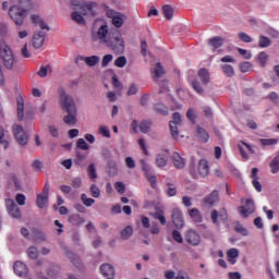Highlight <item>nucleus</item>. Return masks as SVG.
Segmentation results:
<instances>
[{"label": "nucleus", "mask_w": 279, "mask_h": 279, "mask_svg": "<svg viewBox=\"0 0 279 279\" xmlns=\"http://www.w3.org/2000/svg\"><path fill=\"white\" fill-rule=\"evenodd\" d=\"M93 40H100V43H104L108 49H111V51L118 56L125 53V40L123 39V35H121L119 31L109 33L107 24L99 27L97 34L93 36Z\"/></svg>", "instance_id": "nucleus-1"}, {"label": "nucleus", "mask_w": 279, "mask_h": 279, "mask_svg": "<svg viewBox=\"0 0 279 279\" xmlns=\"http://www.w3.org/2000/svg\"><path fill=\"white\" fill-rule=\"evenodd\" d=\"M20 4H14L9 8V16L16 27H23L25 21H27V14H29V8H32V1L19 0Z\"/></svg>", "instance_id": "nucleus-2"}, {"label": "nucleus", "mask_w": 279, "mask_h": 279, "mask_svg": "<svg viewBox=\"0 0 279 279\" xmlns=\"http://www.w3.org/2000/svg\"><path fill=\"white\" fill-rule=\"evenodd\" d=\"M0 60L7 71H14L16 64H19L14 50L5 41H0Z\"/></svg>", "instance_id": "nucleus-3"}, {"label": "nucleus", "mask_w": 279, "mask_h": 279, "mask_svg": "<svg viewBox=\"0 0 279 279\" xmlns=\"http://www.w3.org/2000/svg\"><path fill=\"white\" fill-rule=\"evenodd\" d=\"M59 107L63 112H69L71 110H77V105H75V99L73 96L66 94L64 87H59Z\"/></svg>", "instance_id": "nucleus-4"}, {"label": "nucleus", "mask_w": 279, "mask_h": 279, "mask_svg": "<svg viewBox=\"0 0 279 279\" xmlns=\"http://www.w3.org/2000/svg\"><path fill=\"white\" fill-rule=\"evenodd\" d=\"M13 135L17 145H20L21 147H27V143H29V135H27V133L23 129V125L14 124Z\"/></svg>", "instance_id": "nucleus-5"}, {"label": "nucleus", "mask_w": 279, "mask_h": 279, "mask_svg": "<svg viewBox=\"0 0 279 279\" xmlns=\"http://www.w3.org/2000/svg\"><path fill=\"white\" fill-rule=\"evenodd\" d=\"M74 10L83 16H87L88 13L90 14V16H97V3L95 2L78 4V8H74Z\"/></svg>", "instance_id": "nucleus-6"}, {"label": "nucleus", "mask_w": 279, "mask_h": 279, "mask_svg": "<svg viewBox=\"0 0 279 279\" xmlns=\"http://www.w3.org/2000/svg\"><path fill=\"white\" fill-rule=\"evenodd\" d=\"M185 241L189 243V245H193L194 247H197L199 243H202V236L197 231L190 229L185 232Z\"/></svg>", "instance_id": "nucleus-7"}, {"label": "nucleus", "mask_w": 279, "mask_h": 279, "mask_svg": "<svg viewBox=\"0 0 279 279\" xmlns=\"http://www.w3.org/2000/svg\"><path fill=\"white\" fill-rule=\"evenodd\" d=\"M240 215L246 219V217H250V215H252L254 213V210H256V206L254 205V199L248 198L246 199V203L244 206H240L238 208Z\"/></svg>", "instance_id": "nucleus-8"}, {"label": "nucleus", "mask_w": 279, "mask_h": 279, "mask_svg": "<svg viewBox=\"0 0 279 279\" xmlns=\"http://www.w3.org/2000/svg\"><path fill=\"white\" fill-rule=\"evenodd\" d=\"M5 206L9 215L13 217V219H21V209L19 208V205L14 203L13 199H7L5 201Z\"/></svg>", "instance_id": "nucleus-9"}, {"label": "nucleus", "mask_w": 279, "mask_h": 279, "mask_svg": "<svg viewBox=\"0 0 279 279\" xmlns=\"http://www.w3.org/2000/svg\"><path fill=\"white\" fill-rule=\"evenodd\" d=\"M171 219H172L173 226L178 230H182V228H184V218L182 217V211L180 209L174 208L172 210Z\"/></svg>", "instance_id": "nucleus-10"}, {"label": "nucleus", "mask_w": 279, "mask_h": 279, "mask_svg": "<svg viewBox=\"0 0 279 279\" xmlns=\"http://www.w3.org/2000/svg\"><path fill=\"white\" fill-rule=\"evenodd\" d=\"M13 270L16 276L20 278H25L27 274H29V269L27 268V265H25L23 262L17 260L13 265Z\"/></svg>", "instance_id": "nucleus-11"}, {"label": "nucleus", "mask_w": 279, "mask_h": 279, "mask_svg": "<svg viewBox=\"0 0 279 279\" xmlns=\"http://www.w3.org/2000/svg\"><path fill=\"white\" fill-rule=\"evenodd\" d=\"M45 36L44 32H35L32 38V45L34 49H40L45 45Z\"/></svg>", "instance_id": "nucleus-12"}, {"label": "nucleus", "mask_w": 279, "mask_h": 279, "mask_svg": "<svg viewBox=\"0 0 279 279\" xmlns=\"http://www.w3.org/2000/svg\"><path fill=\"white\" fill-rule=\"evenodd\" d=\"M66 116L63 117L65 125H77V109L65 111Z\"/></svg>", "instance_id": "nucleus-13"}, {"label": "nucleus", "mask_w": 279, "mask_h": 279, "mask_svg": "<svg viewBox=\"0 0 279 279\" xmlns=\"http://www.w3.org/2000/svg\"><path fill=\"white\" fill-rule=\"evenodd\" d=\"M217 202H219V191L217 190H214L210 194L204 197V204L209 208H213V205L217 204Z\"/></svg>", "instance_id": "nucleus-14"}, {"label": "nucleus", "mask_w": 279, "mask_h": 279, "mask_svg": "<svg viewBox=\"0 0 279 279\" xmlns=\"http://www.w3.org/2000/svg\"><path fill=\"white\" fill-rule=\"evenodd\" d=\"M78 60L82 62H85L86 66H89L93 69V66H97L99 64L100 58L99 56H90V57H85V56H80Z\"/></svg>", "instance_id": "nucleus-15"}, {"label": "nucleus", "mask_w": 279, "mask_h": 279, "mask_svg": "<svg viewBox=\"0 0 279 279\" xmlns=\"http://www.w3.org/2000/svg\"><path fill=\"white\" fill-rule=\"evenodd\" d=\"M100 274H102L104 278L114 279V267L110 264H102L100 266Z\"/></svg>", "instance_id": "nucleus-16"}, {"label": "nucleus", "mask_w": 279, "mask_h": 279, "mask_svg": "<svg viewBox=\"0 0 279 279\" xmlns=\"http://www.w3.org/2000/svg\"><path fill=\"white\" fill-rule=\"evenodd\" d=\"M198 173L201 178H208V174L210 173V168L206 159H201L198 161Z\"/></svg>", "instance_id": "nucleus-17"}, {"label": "nucleus", "mask_w": 279, "mask_h": 279, "mask_svg": "<svg viewBox=\"0 0 279 279\" xmlns=\"http://www.w3.org/2000/svg\"><path fill=\"white\" fill-rule=\"evenodd\" d=\"M17 104V121H23L25 119V101L21 96L17 97L16 99Z\"/></svg>", "instance_id": "nucleus-18"}, {"label": "nucleus", "mask_w": 279, "mask_h": 279, "mask_svg": "<svg viewBox=\"0 0 279 279\" xmlns=\"http://www.w3.org/2000/svg\"><path fill=\"white\" fill-rule=\"evenodd\" d=\"M33 239L35 243H45L47 241V234L40 229H33Z\"/></svg>", "instance_id": "nucleus-19"}, {"label": "nucleus", "mask_w": 279, "mask_h": 279, "mask_svg": "<svg viewBox=\"0 0 279 279\" xmlns=\"http://www.w3.org/2000/svg\"><path fill=\"white\" fill-rule=\"evenodd\" d=\"M197 75L204 86H207V84L210 83V72H208L206 69L198 70Z\"/></svg>", "instance_id": "nucleus-20"}, {"label": "nucleus", "mask_w": 279, "mask_h": 279, "mask_svg": "<svg viewBox=\"0 0 279 279\" xmlns=\"http://www.w3.org/2000/svg\"><path fill=\"white\" fill-rule=\"evenodd\" d=\"M66 256L69 260L76 267V269H82L83 264L82 259H80V256L73 254L72 252H66Z\"/></svg>", "instance_id": "nucleus-21"}, {"label": "nucleus", "mask_w": 279, "mask_h": 279, "mask_svg": "<svg viewBox=\"0 0 279 279\" xmlns=\"http://www.w3.org/2000/svg\"><path fill=\"white\" fill-rule=\"evenodd\" d=\"M172 160L177 169H184L186 162L184 161V158H182V156H180L178 153H173Z\"/></svg>", "instance_id": "nucleus-22"}, {"label": "nucleus", "mask_w": 279, "mask_h": 279, "mask_svg": "<svg viewBox=\"0 0 279 279\" xmlns=\"http://www.w3.org/2000/svg\"><path fill=\"white\" fill-rule=\"evenodd\" d=\"M196 138L201 143H208V138H210V135H208V133L206 132V130H204V128L198 126L196 132Z\"/></svg>", "instance_id": "nucleus-23"}, {"label": "nucleus", "mask_w": 279, "mask_h": 279, "mask_svg": "<svg viewBox=\"0 0 279 279\" xmlns=\"http://www.w3.org/2000/svg\"><path fill=\"white\" fill-rule=\"evenodd\" d=\"M174 12L175 10L173 9V7H171V4H166L162 7V14L166 21H171V19H173Z\"/></svg>", "instance_id": "nucleus-24"}, {"label": "nucleus", "mask_w": 279, "mask_h": 279, "mask_svg": "<svg viewBox=\"0 0 279 279\" xmlns=\"http://www.w3.org/2000/svg\"><path fill=\"white\" fill-rule=\"evenodd\" d=\"M134 234V228L132 226H126L124 229L121 230L120 235L122 241H128Z\"/></svg>", "instance_id": "nucleus-25"}, {"label": "nucleus", "mask_w": 279, "mask_h": 279, "mask_svg": "<svg viewBox=\"0 0 279 279\" xmlns=\"http://www.w3.org/2000/svg\"><path fill=\"white\" fill-rule=\"evenodd\" d=\"M118 171H119V169L117 168V161L109 160L107 163L108 175H110V178H114V175H117Z\"/></svg>", "instance_id": "nucleus-26"}, {"label": "nucleus", "mask_w": 279, "mask_h": 279, "mask_svg": "<svg viewBox=\"0 0 279 279\" xmlns=\"http://www.w3.org/2000/svg\"><path fill=\"white\" fill-rule=\"evenodd\" d=\"M71 19L74 21V23H77V25H86V20L84 19V15L80 13V11L72 12Z\"/></svg>", "instance_id": "nucleus-27"}, {"label": "nucleus", "mask_w": 279, "mask_h": 279, "mask_svg": "<svg viewBox=\"0 0 279 279\" xmlns=\"http://www.w3.org/2000/svg\"><path fill=\"white\" fill-rule=\"evenodd\" d=\"M69 223H71L72 226H82V223H84V218L80 217V214H72L69 218H68Z\"/></svg>", "instance_id": "nucleus-28"}, {"label": "nucleus", "mask_w": 279, "mask_h": 279, "mask_svg": "<svg viewBox=\"0 0 279 279\" xmlns=\"http://www.w3.org/2000/svg\"><path fill=\"white\" fill-rule=\"evenodd\" d=\"M227 258L231 265L236 264V258H239V251L236 248H231L227 252Z\"/></svg>", "instance_id": "nucleus-29"}, {"label": "nucleus", "mask_w": 279, "mask_h": 279, "mask_svg": "<svg viewBox=\"0 0 279 279\" xmlns=\"http://www.w3.org/2000/svg\"><path fill=\"white\" fill-rule=\"evenodd\" d=\"M111 23L114 27H123V23H125V14L120 13L117 15V17H113L111 20Z\"/></svg>", "instance_id": "nucleus-30"}, {"label": "nucleus", "mask_w": 279, "mask_h": 279, "mask_svg": "<svg viewBox=\"0 0 279 279\" xmlns=\"http://www.w3.org/2000/svg\"><path fill=\"white\" fill-rule=\"evenodd\" d=\"M47 204H49V196H45L43 194L37 195V206L38 208H47Z\"/></svg>", "instance_id": "nucleus-31"}, {"label": "nucleus", "mask_w": 279, "mask_h": 279, "mask_svg": "<svg viewBox=\"0 0 279 279\" xmlns=\"http://www.w3.org/2000/svg\"><path fill=\"white\" fill-rule=\"evenodd\" d=\"M208 44L214 47L215 49H219V47L223 46V38L217 36V37H213L208 40Z\"/></svg>", "instance_id": "nucleus-32"}, {"label": "nucleus", "mask_w": 279, "mask_h": 279, "mask_svg": "<svg viewBox=\"0 0 279 279\" xmlns=\"http://www.w3.org/2000/svg\"><path fill=\"white\" fill-rule=\"evenodd\" d=\"M271 173H278L279 171V153L269 163Z\"/></svg>", "instance_id": "nucleus-33"}, {"label": "nucleus", "mask_w": 279, "mask_h": 279, "mask_svg": "<svg viewBox=\"0 0 279 279\" xmlns=\"http://www.w3.org/2000/svg\"><path fill=\"white\" fill-rule=\"evenodd\" d=\"M190 217L196 221V223H202V214L199 213V209L197 208H192L190 210Z\"/></svg>", "instance_id": "nucleus-34"}, {"label": "nucleus", "mask_w": 279, "mask_h": 279, "mask_svg": "<svg viewBox=\"0 0 279 279\" xmlns=\"http://www.w3.org/2000/svg\"><path fill=\"white\" fill-rule=\"evenodd\" d=\"M150 129H151V122L144 120L140 123V131L142 132V134H147Z\"/></svg>", "instance_id": "nucleus-35"}, {"label": "nucleus", "mask_w": 279, "mask_h": 279, "mask_svg": "<svg viewBox=\"0 0 279 279\" xmlns=\"http://www.w3.org/2000/svg\"><path fill=\"white\" fill-rule=\"evenodd\" d=\"M155 77L160 78L165 74V68H162V64L160 62H157L155 65Z\"/></svg>", "instance_id": "nucleus-36"}, {"label": "nucleus", "mask_w": 279, "mask_h": 279, "mask_svg": "<svg viewBox=\"0 0 279 279\" xmlns=\"http://www.w3.org/2000/svg\"><path fill=\"white\" fill-rule=\"evenodd\" d=\"M151 217H154V219H158L161 226H167V218H165V214H162V211L154 213L151 214Z\"/></svg>", "instance_id": "nucleus-37"}, {"label": "nucleus", "mask_w": 279, "mask_h": 279, "mask_svg": "<svg viewBox=\"0 0 279 279\" xmlns=\"http://www.w3.org/2000/svg\"><path fill=\"white\" fill-rule=\"evenodd\" d=\"M87 173L90 180H97V169L95 168V163L88 166Z\"/></svg>", "instance_id": "nucleus-38"}, {"label": "nucleus", "mask_w": 279, "mask_h": 279, "mask_svg": "<svg viewBox=\"0 0 279 279\" xmlns=\"http://www.w3.org/2000/svg\"><path fill=\"white\" fill-rule=\"evenodd\" d=\"M271 45V39H269V37L259 36V43H258V47L265 48V47H269Z\"/></svg>", "instance_id": "nucleus-39"}, {"label": "nucleus", "mask_w": 279, "mask_h": 279, "mask_svg": "<svg viewBox=\"0 0 279 279\" xmlns=\"http://www.w3.org/2000/svg\"><path fill=\"white\" fill-rule=\"evenodd\" d=\"M154 110L156 112H159V114H169V110L167 109V107L162 104H156L154 106Z\"/></svg>", "instance_id": "nucleus-40"}, {"label": "nucleus", "mask_w": 279, "mask_h": 279, "mask_svg": "<svg viewBox=\"0 0 279 279\" xmlns=\"http://www.w3.org/2000/svg\"><path fill=\"white\" fill-rule=\"evenodd\" d=\"M81 201L84 204V206H87V208H89L90 206H93V204H95V199L88 198L86 194L81 195Z\"/></svg>", "instance_id": "nucleus-41"}, {"label": "nucleus", "mask_w": 279, "mask_h": 279, "mask_svg": "<svg viewBox=\"0 0 279 279\" xmlns=\"http://www.w3.org/2000/svg\"><path fill=\"white\" fill-rule=\"evenodd\" d=\"M222 71L227 75V77H232L234 75V68L230 64H223Z\"/></svg>", "instance_id": "nucleus-42"}, {"label": "nucleus", "mask_w": 279, "mask_h": 279, "mask_svg": "<svg viewBox=\"0 0 279 279\" xmlns=\"http://www.w3.org/2000/svg\"><path fill=\"white\" fill-rule=\"evenodd\" d=\"M90 191V195L94 196L96 199L101 197V191L99 190V187L97 186V184H93L89 187Z\"/></svg>", "instance_id": "nucleus-43"}, {"label": "nucleus", "mask_w": 279, "mask_h": 279, "mask_svg": "<svg viewBox=\"0 0 279 279\" xmlns=\"http://www.w3.org/2000/svg\"><path fill=\"white\" fill-rule=\"evenodd\" d=\"M76 147L78 149H83L85 151H88V149H90V146H88V144L86 143V140H84V138L77 140Z\"/></svg>", "instance_id": "nucleus-44"}, {"label": "nucleus", "mask_w": 279, "mask_h": 279, "mask_svg": "<svg viewBox=\"0 0 279 279\" xmlns=\"http://www.w3.org/2000/svg\"><path fill=\"white\" fill-rule=\"evenodd\" d=\"M114 64L118 66V69H123V66L128 64V59L125 58V56H121L116 59Z\"/></svg>", "instance_id": "nucleus-45"}, {"label": "nucleus", "mask_w": 279, "mask_h": 279, "mask_svg": "<svg viewBox=\"0 0 279 279\" xmlns=\"http://www.w3.org/2000/svg\"><path fill=\"white\" fill-rule=\"evenodd\" d=\"M234 230L242 236H247V234H248L247 229L245 227H243V225H241V223H236L234 227Z\"/></svg>", "instance_id": "nucleus-46"}, {"label": "nucleus", "mask_w": 279, "mask_h": 279, "mask_svg": "<svg viewBox=\"0 0 279 279\" xmlns=\"http://www.w3.org/2000/svg\"><path fill=\"white\" fill-rule=\"evenodd\" d=\"M27 255L29 256V258H32L33 260H36V258H38V248H36L35 246H31L27 250Z\"/></svg>", "instance_id": "nucleus-47"}, {"label": "nucleus", "mask_w": 279, "mask_h": 279, "mask_svg": "<svg viewBox=\"0 0 279 279\" xmlns=\"http://www.w3.org/2000/svg\"><path fill=\"white\" fill-rule=\"evenodd\" d=\"M169 128H170L171 136L173 138H178V136H180V132L178 131V124L170 122Z\"/></svg>", "instance_id": "nucleus-48"}, {"label": "nucleus", "mask_w": 279, "mask_h": 279, "mask_svg": "<svg viewBox=\"0 0 279 279\" xmlns=\"http://www.w3.org/2000/svg\"><path fill=\"white\" fill-rule=\"evenodd\" d=\"M138 93V85L136 83H132L126 92L128 97H132V95H137Z\"/></svg>", "instance_id": "nucleus-49"}, {"label": "nucleus", "mask_w": 279, "mask_h": 279, "mask_svg": "<svg viewBox=\"0 0 279 279\" xmlns=\"http://www.w3.org/2000/svg\"><path fill=\"white\" fill-rule=\"evenodd\" d=\"M192 88H194V90L197 92L198 95L204 94V87H202V84L198 81H192Z\"/></svg>", "instance_id": "nucleus-50"}, {"label": "nucleus", "mask_w": 279, "mask_h": 279, "mask_svg": "<svg viewBox=\"0 0 279 279\" xmlns=\"http://www.w3.org/2000/svg\"><path fill=\"white\" fill-rule=\"evenodd\" d=\"M111 82L114 88H119V90H123V83L119 81V77L117 76V74L112 76Z\"/></svg>", "instance_id": "nucleus-51"}, {"label": "nucleus", "mask_w": 279, "mask_h": 279, "mask_svg": "<svg viewBox=\"0 0 279 279\" xmlns=\"http://www.w3.org/2000/svg\"><path fill=\"white\" fill-rule=\"evenodd\" d=\"M172 239L177 243H184V238H182V233H180V231H178V230L172 231Z\"/></svg>", "instance_id": "nucleus-52"}, {"label": "nucleus", "mask_w": 279, "mask_h": 279, "mask_svg": "<svg viewBox=\"0 0 279 279\" xmlns=\"http://www.w3.org/2000/svg\"><path fill=\"white\" fill-rule=\"evenodd\" d=\"M51 71V65L41 66L40 70L37 72L39 77H47V73Z\"/></svg>", "instance_id": "nucleus-53"}, {"label": "nucleus", "mask_w": 279, "mask_h": 279, "mask_svg": "<svg viewBox=\"0 0 279 279\" xmlns=\"http://www.w3.org/2000/svg\"><path fill=\"white\" fill-rule=\"evenodd\" d=\"M114 189L118 193L123 194L125 193V183L118 181L114 183Z\"/></svg>", "instance_id": "nucleus-54"}, {"label": "nucleus", "mask_w": 279, "mask_h": 279, "mask_svg": "<svg viewBox=\"0 0 279 279\" xmlns=\"http://www.w3.org/2000/svg\"><path fill=\"white\" fill-rule=\"evenodd\" d=\"M98 133L105 138H110V129L108 126H99Z\"/></svg>", "instance_id": "nucleus-55"}, {"label": "nucleus", "mask_w": 279, "mask_h": 279, "mask_svg": "<svg viewBox=\"0 0 279 279\" xmlns=\"http://www.w3.org/2000/svg\"><path fill=\"white\" fill-rule=\"evenodd\" d=\"M258 60H259L262 66H265V64H267V60H269V54H267V52L263 51L259 53Z\"/></svg>", "instance_id": "nucleus-56"}, {"label": "nucleus", "mask_w": 279, "mask_h": 279, "mask_svg": "<svg viewBox=\"0 0 279 279\" xmlns=\"http://www.w3.org/2000/svg\"><path fill=\"white\" fill-rule=\"evenodd\" d=\"M250 69H252V64L250 63V61H244V62L240 63V71L242 73H247V71H250Z\"/></svg>", "instance_id": "nucleus-57"}, {"label": "nucleus", "mask_w": 279, "mask_h": 279, "mask_svg": "<svg viewBox=\"0 0 279 279\" xmlns=\"http://www.w3.org/2000/svg\"><path fill=\"white\" fill-rule=\"evenodd\" d=\"M238 38H240L242 43H252V37L244 32L239 33Z\"/></svg>", "instance_id": "nucleus-58"}, {"label": "nucleus", "mask_w": 279, "mask_h": 279, "mask_svg": "<svg viewBox=\"0 0 279 279\" xmlns=\"http://www.w3.org/2000/svg\"><path fill=\"white\" fill-rule=\"evenodd\" d=\"M48 130H49V133L51 134V136H53V138H58L60 136V132L58 131V126L49 125Z\"/></svg>", "instance_id": "nucleus-59"}, {"label": "nucleus", "mask_w": 279, "mask_h": 279, "mask_svg": "<svg viewBox=\"0 0 279 279\" xmlns=\"http://www.w3.org/2000/svg\"><path fill=\"white\" fill-rule=\"evenodd\" d=\"M156 165H157V167H160V168L167 167V159H165L162 156L158 155L156 157Z\"/></svg>", "instance_id": "nucleus-60"}, {"label": "nucleus", "mask_w": 279, "mask_h": 279, "mask_svg": "<svg viewBox=\"0 0 279 279\" xmlns=\"http://www.w3.org/2000/svg\"><path fill=\"white\" fill-rule=\"evenodd\" d=\"M112 60H113L112 54L104 56V58L101 60V66H104V68L108 66L109 62H111Z\"/></svg>", "instance_id": "nucleus-61"}, {"label": "nucleus", "mask_w": 279, "mask_h": 279, "mask_svg": "<svg viewBox=\"0 0 279 279\" xmlns=\"http://www.w3.org/2000/svg\"><path fill=\"white\" fill-rule=\"evenodd\" d=\"M141 106L145 107L147 104H149V94H144L140 98Z\"/></svg>", "instance_id": "nucleus-62"}, {"label": "nucleus", "mask_w": 279, "mask_h": 279, "mask_svg": "<svg viewBox=\"0 0 279 279\" xmlns=\"http://www.w3.org/2000/svg\"><path fill=\"white\" fill-rule=\"evenodd\" d=\"M25 199L26 197L23 194H16L15 201L19 204V206H25Z\"/></svg>", "instance_id": "nucleus-63"}, {"label": "nucleus", "mask_w": 279, "mask_h": 279, "mask_svg": "<svg viewBox=\"0 0 279 279\" xmlns=\"http://www.w3.org/2000/svg\"><path fill=\"white\" fill-rule=\"evenodd\" d=\"M141 165H142V170L146 173V175H149L150 170H149V166L145 162L144 159H141Z\"/></svg>", "instance_id": "nucleus-64"}]
</instances>
